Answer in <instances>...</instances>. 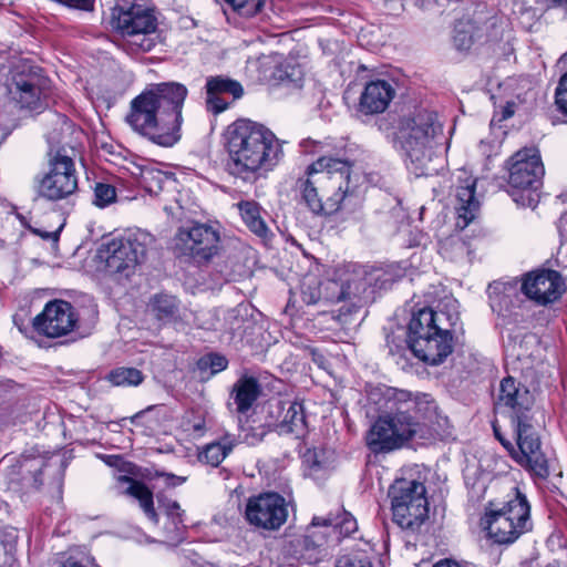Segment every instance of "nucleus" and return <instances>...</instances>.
<instances>
[{"mask_svg":"<svg viewBox=\"0 0 567 567\" xmlns=\"http://www.w3.org/2000/svg\"><path fill=\"white\" fill-rule=\"evenodd\" d=\"M114 386H136L144 380L143 373L131 367H118L109 372L105 378Z\"/></svg>","mask_w":567,"mask_h":567,"instance_id":"nucleus-33","label":"nucleus"},{"mask_svg":"<svg viewBox=\"0 0 567 567\" xmlns=\"http://www.w3.org/2000/svg\"><path fill=\"white\" fill-rule=\"evenodd\" d=\"M234 10L246 17L255 16L264 6L265 0H225Z\"/></svg>","mask_w":567,"mask_h":567,"instance_id":"nucleus-41","label":"nucleus"},{"mask_svg":"<svg viewBox=\"0 0 567 567\" xmlns=\"http://www.w3.org/2000/svg\"><path fill=\"white\" fill-rule=\"evenodd\" d=\"M515 437V441L517 442L516 440V436L514 435ZM502 445L512 454V456L523 466H526L527 468H529L535 475L539 476V474L533 468L532 464H529L528 462H523L520 461V458L518 457V453L520 452V449L518 446V444L516 443V446L517 449L515 447V445L509 441V440H506L504 436H499V440H498Z\"/></svg>","mask_w":567,"mask_h":567,"instance_id":"nucleus-48","label":"nucleus"},{"mask_svg":"<svg viewBox=\"0 0 567 567\" xmlns=\"http://www.w3.org/2000/svg\"><path fill=\"white\" fill-rule=\"evenodd\" d=\"M187 94V87L178 82L153 84L131 102L127 123L154 144L171 147L181 140Z\"/></svg>","mask_w":567,"mask_h":567,"instance_id":"nucleus-2","label":"nucleus"},{"mask_svg":"<svg viewBox=\"0 0 567 567\" xmlns=\"http://www.w3.org/2000/svg\"><path fill=\"white\" fill-rule=\"evenodd\" d=\"M453 351V339L449 327L429 338L416 342L412 352L430 365L441 364Z\"/></svg>","mask_w":567,"mask_h":567,"instance_id":"nucleus-21","label":"nucleus"},{"mask_svg":"<svg viewBox=\"0 0 567 567\" xmlns=\"http://www.w3.org/2000/svg\"><path fill=\"white\" fill-rule=\"evenodd\" d=\"M150 308L157 319L171 320L178 312V302L173 296L158 293L151 300Z\"/></svg>","mask_w":567,"mask_h":567,"instance_id":"nucleus-35","label":"nucleus"},{"mask_svg":"<svg viewBox=\"0 0 567 567\" xmlns=\"http://www.w3.org/2000/svg\"><path fill=\"white\" fill-rule=\"evenodd\" d=\"M297 543V545H293V542H291V546H293L292 556L297 559L303 557V549L310 550L322 545V543L315 540L310 535L305 536L302 539H298Z\"/></svg>","mask_w":567,"mask_h":567,"instance_id":"nucleus-44","label":"nucleus"},{"mask_svg":"<svg viewBox=\"0 0 567 567\" xmlns=\"http://www.w3.org/2000/svg\"><path fill=\"white\" fill-rule=\"evenodd\" d=\"M474 24L471 21H458L454 27L453 42L457 50L466 51L474 43Z\"/></svg>","mask_w":567,"mask_h":567,"instance_id":"nucleus-37","label":"nucleus"},{"mask_svg":"<svg viewBox=\"0 0 567 567\" xmlns=\"http://www.w3.org/2000/svg\"><path fill=\"white\" fill-rule=\"evenodd\" d=\"M332 455L333 452L327 449H307L306 452L301 453L302 464L309 471V475H312L323 468L332 458Z\"/></svg>","mask_w":567,"mask_h":567,"instance_id":"nucleus-36","label":"nucleus"},{"mask_svg":"<svg viewBox=\"0 0 567 567\" xmlns=\"http://www.w3.org/2000/svg\"><path fill=\"white\" fill-rule=\"evenodd\" d=\"M103 460L109 464V465H115L117 461H120V457L118 456H115V455H107V456H103Z\"/></svg>","mask_w":567,"mask_h":567,"instance_id":"nucleus-57","label":"nucleus"},{"mask_svg":"<svg viewBox=\"0 0 567 567\" xmlns=\"http://www.w3.org/2000/svg\"><path fill=\"white\" fill-rule=\"evenodd\" d=\"M359 70H365V66L364 65H360Z\"/></svg>","mask_w":567,"mask_h":567,"instance_id":"nucleus-62","label":"nucleus"},{"mask_svg":"<svg viewBox=\"0 0 567 567\" xmlns=\"http://www.w3.org/2000/svg\"><path fill=\"white\" fill-rule=\"evenodd\" d=\"M303 82V71L300 65H293L290 68V71L286 66V87L289 85L292 89L298 90L302 87Z\"/></svg>","mask_w":567,"mask_h":567,"instance_id":"nucleus-45","label":"nucleus"},{"mask_svg":"<svg viewBox=\"0 0 567 567\" xmlns=\"http://www.w3.org/2000/svg\"><path fill=\"white\" fill-rule=\"evenodd\" d=\"M190 430L195 436H202L205 432V421L203 419H198L192 424Z\"/></svg>","mask_w":567,"mask_h":567,"instance_id":"nucleus-54","label":"nucleus"},{"mask_svg":"<svg viewBox=\"0 0 567 567\" xmlns=\"http://www.w3.org/2000/svg\"><path fill=\"white\" fill-rule=\"evenodd\" d=\"M549 1L553 2L554 4H559V6L567 4V0H549Z\"/></svg>","mask_w":567,"mask_h":567,"instance_id":"nucleus-58","label":"nucleus"},{"mask_svg":"<svg viewBox=\"0 0 567 567\" xmlns=\"http://www.w3.org/2000/svg\"><path fill=\"white\" fill-rule=\"evenodd\" d=\"M153 244L150 233L136 229L103 244L101 255L109 272L128 278L145 260Z\"/></svg>","mask_w":567,"mask_h":567,"instance_id":"nucleus-7","label":"nucleus"},{"mask_svg":"<svg viewBox=\"0 0 567 567\" xmlns=\"http://www.w3.org/2000/svg\"><path fill=\"white\" fill-rule=\"evenodd\" d=\"M141 184L151 195H158L168 185H174L171 175L155 168L153 165L140 167Z\"/></svg>","mask_w":567,"mask_h":567,"instance_id":"nucleus-26","label":"nucleus"},{"mask_svg":"<svg viewBox=\"0 0 567 567\" xmlns=\"http://www.w3.org/2000/svg\"><path fill=\"white\" fill-rule=\"evenodd\" d=\"M162 507L167 519L184 520V511L176 501L166 499L163 502Z\"/></svg>","mask_w":567,"mask_h":567,"instance_id":"nucleus-47","label":"nucleus"},{"mask_svg":"<svg viewBox=\"0 0 567 567\" xmlns=\"http://www.w3.org/2000/svg\"><path fill=\"white\" fill-rule=\"evenodd\" d=\"M284 56L280 53H271L259 60V80L264 83L277 86L284 80Z\"/></svg>","mask_w":567,"mask_h":567,"instance_id":"nucleus-27","label":"nucleus"},{"mask_svg":"<svg viewBox=\"0 0 567 567\" xmlns=\"http://www.w3.org/2000/svg\"><path fill=\"white\" fill-rule=\"evenodd\" d=\"M112 24L126 38L130 52H148L155 47L157 19L151 0H114Z\"/></svg>","mask_w":567,"mask_h":567,"instance_id":"nucleus-6","label":"nucleus"},{"mask_svg":"<svg viewBox=\"0 0 567 567\" xmlns=\"http://www.w3.org/2000/svg\"><path fill=\"white\" fill-rule=\"evenodd\" d=\"M446 318L444 312L433 311L431 308H423L414 313L408 327V343L410 349L415 348L416 342L429 338L433 332L437 333L447 328L444 324Z\"/></svg>","mask_w":567,"mask_h":567,"instance_id":"nucleus-20","label":"nucleus"},{"mask_svg":"<svg viewBox=\"0 0 567 567\" xmlns=\"http://www.w3.org/2000/svg\"><path fill=\"white\" fill-rule=\"evenodd\" d=\"M141 413H136L134 416L131 417L132 422H135L136 419H138Z\"/></svg>","mask_w":567,"mask_h":567,"instance_id":"nucleus-60","label":"nucleus"},{"mask_svg":"<svg viewBox=\"0 0 567 567\" xmlns=\"http://www.w3.org/2000/svg\"><path fill=\"white\" fill-rule=\"evenodd\" d=\"M207 363L213 373H218L227 368L228 360L221 354L214 353L207 357Z\"/></svg>","mask_w":567,"mask_h":567,"instance_id":"nucleus-49","label":"nucleus"},{"mask_svg":"<svg viewBox=\"0 0 567 567\" xmlns=\"http://www.w3.org/2000/svg\"><path fill=\"white\" fill-rule=\"evenodd\" d=\"M555 102L557 107L567 115V73L561 76L558 83Z\"/></svg>","mask_w":567,"mask_h":567,"instance_id":"nucleus-46","label":"nucleus"},{"mask_svg":"<svg viewBox=\"0 0 567 567\" xmlns=\"http://www.w3.org/2000/svg\"><path fill=\"white\" fill-rule=\"evenodd\" d=\"M426 489L415 480L400 478L390 487L393 520L404 529L419 528L429 516Z\"/></svg>","mask_w":567,"mask_h":567,"instance_id":"nucleus-9","label":"nucleus"},{"mask_svg":"<svg viewBox=\"0 0 567 567\" xmlns=\"http://www.w3.org/2000/svg\"><path fill=\"white\" fill-rule=\"evenodd\" d=\"M371 279L375 280L377 286L380 289H386L393 282V278L386 271H378Z\"/></svg>","mask_w":567,"mask_h":567,"instance_id":"nucleus-51","label":"nucleus"},{"mask_svg":"<svg viewBox=\"0 0 567 567\" xmlns=\"http://www.w3.org/2000/svg\"><path fill=\"white\" fill-rule=\"evenodd\" d=\"M289 504H290V502H288V501L286 499L285 506L287 507ZM287 515H288V514L286 513V516H287Z\"/></svg>","mask_w":567,"mask_h":567,"instance_id":"nucleus-61","label":"nucleus"},{"mask_svg":"<svg viewBox=\"0 0 567 567\" xmlns=\"http://www.w3.org/2000/svg\"><path fill=\"white\" fill-rule=\"evenodd\" d=\"M401 146L409 159V167L416 176L429 175L433 171L430 167L434 155L435 142L423 141L412 134H398Z\"/></svg>","mask_w":567,"mask_h":567,"instance_id":"nucleus-19","label":"nucleus"},{"mask_svg":"<svg viewBox=\"0 0 567 567\" xmlns=\"http://www.w3.org/2000/svg\"><path fill=\"white\" fill-rule=\"evenodd\" d=\"M336 567H371V563L368 559L344 556L338 559Z\"/></svg>","mask_w":567,"mask_h":567,"instance_id":"nucleus-50","label":"nucleus"},{"mask_svg":"<svg viewBox=\"0 0 567 567\" xmlns=\"http://www.w3.org/2000/svg\"><path fill=\"white\" fill-rule=\"evenodd\" d=\"M394 96L395 89L390 81H371L360 96L359 111L367 115L383 113Z\"/></svg>","mask_w":567,"mask_h":567,"instance_id":"nucleus-22","label":"nucleus"},{"mask_svg":"<svg viewBox=\"0 0 567 567\" xmlns=\"http://www.w3.org/2000/svg\"><path fill=\"white\" fill-rule=\"evenodd\" d=\"M514 295H516V288L509 284L495 282L488 287L489 302L494 311L509 310V299Z\"/></svg>","mask_w":567,"mask_h":567,"instance_id":"nucleus-32","label":"nucleus"},{"mask_svg":"<svg viewBox=\"0 0 567 567\" xmlns=\"http://www.w3.org/2000/svg\"><path fill=\"white\" fill-rule=\"evenodd\" d=\"M457 181L460 185L455 190L456 225L464 229L476 218L480 212V200L475 193L476 178L467 175L465 171H461Z\"/></svg>","mask_w":567,"mask_h":567,"instance_id":"nucleus-18","label":"nucleus"},{"mask_svg":"<svg viewBox=\"0 0 567 567\" xmlns=\"http://www.w3.org/2000/svg\"><path fill=\"white\" fill-rule=\"evenodd\" d=\"M300 188L302 199L309 209L318 215H327L324 199L322 198L318 185L312 183V176H309L306 181H300Z\"/></svg>","mask_w":567,"mask_h":567,"instance_id":"nucleus-34","label":"nucleus"},{"mask_svg":"<svg viewBox=\"0 0 567 567\" xmlns=\"http://www.w3.org/2000/svg\"><path fill=\"white\" fill-rule=\"evenodd\" d=\"M260 384L251 375H241L233 385L230 399L236 404V411L240 414L251 409L260 395Z\"/></svg>","mask_w":567,"mask_h":567,"instance_id":"nucleus-24","label":"nucleus"},{"mask_svg":"<svg viewBox=\"0 0 567 567\" xmlns=\"http://www.w3.org/2000/svg\"><path fill=\"white\" fill-rule=\"evenodd\" d=\"M322 287L326 290L324 298L331 302H340L349 299L352 295H355L353 291H351L350 284L344 286L338 281L328 280L322 285Z\"/></svg>","mask_w":567,"mask_h":567,"instance_id":"nucleus-38","label":"nucleus"},{"mask_svg":"<svg viewBox=\"0 0 567 567\" xmlns=\"http://www.w3.org/2000/svg\"><path fill=\"white\" fill-rule=\"evenodd\" d=\"M514 114V104L508 103L503 111V118H509Z\"/></svg>","mask_w":567,"mask_h":567,"instance_id":"nucleus-56","label":"nucleus"},{"mask_svg":"<svg viewBox=\"0 0 567 567\" xmlns=\"http://www.w3.org/2000/svg\"><path fill=\"white\" fill-rule=\"evenodd\" d=\"M433 567H468L466 565H462L453 559H442L437 561Z\"/></svg>","mask_w":567,"mask_h":567,"instance_id":"nucleus-55","label":"nucleus"},{"mask_svg":"<svg viewBox=\"0 0 567 567\" xmlns=\"http://www.w3.org/2000/svg\"><path fill=\"white\" fill-rule=\"evenodd\" d=\"M205 89L207 110L214 114L226 111L231 102L241 99L245 93L240 82L224 75L207 78Z\"/></svg>","mask_w":567,"mask_h":567,"instance_id":"nucleus-17","label":"nucleus"},{"mask_svg":"<svg viewBox=\"0 0 567 567\" xmlns=\"http://www.w3.org/2000/svg\"><path fill=\"white\" fill-rule=\"evenodd\" d=\"M399 133L420 136L425 142H435L436 136L442 133V125L434 112L422 110L404 118Z\"/></svg>","mask_w":567,"mask_h":567,"instance_id":"nucleus-23","label":"nucleus"},{"mask_svg":"<svg viewBox=\"0 0 567 567\" xmlns=\"http://www.w3.org/2000/svg\"><path fill=\"white\" fill-rule=\"evenodd\" d=\"M308 432L303 405L292 403L286 412V433L295 435L296 440L305 437Z\"/></svg>","mask_w":567,"mask_h":567,"instance_id":"nucleus-31","label":"nucleus"},{"mask_svg":"<svg viewBox=\"0 0 567 567\" xmlns=\"http://www.w3.org/2000/svg\"><path fill=\"white\" fill-rule=\"evenodd\" d=\"M61 228H62V226L54 231H41V230L35 229L34 233L38 234L43 239H48V240H52L53 243H56L59 240Z\"/></svg>","mask_w":567,"mask_h":567,"instance_id":"nucleus-53","label":"nucleus"},{"mask_svg":"<svg viewBox=\"0 0 567 567\" xmlns=\"http://www.w3.org/2000/svg\"><path fill=\"white\" fill-rule=\"evenodd\" d=\"M228 320L229 329L220 336V340L227 344H236V332L241 329L243 319L234 316L233 313H229Z\"/></svg>","mask_w":567,"mask_h":567,"instance_id":"nucleus-43","label":"nucleus"},{"mask_svg":"<svg viewBox=\"0 0 567 567\" xmlns=\"http://www.w3.org/2000/svg\"><path fill=\"white\" fill-rule=\"evenodd\" d=\"M316 285L315 278H308L302 284V299L308 305L316 303L322 297V287H317Z\"/></svg>","mask_w":567,"mask_h":567,"instance_id":"nucleus-42","label":"nucleus"},{"mask_svg":"<svg viewBox=\"0 0 567 567\" xmlns=\"http://www.w3.org/2000/svg\"><path fill=\"white\" fill-rule=\"evenodd\" d=\"M545 169L536 148H524L511 158L508 184L511 187L536 192L542 186Z\"/></svg>","mask_w":567,"mask_h":567,"instance_id":"nucleus-12","label":"nucleus"},{"mask_svg":"<svg viewBox=\"0 0 567 567\" xmlns=\"http://www.w3.org/2000/svg\"><path fill=\"white\" fill-rule=\"evenodd\" d=\"M118 482L127 484L125 493L136 498L145 515L152 522L157 523L158 517L154 508L152 491L145 484L127 476H120Z\"/></svg>","mask_w":567,"mask_h":567,"instance_id":"nucleus-25","label":"nucleus"},{"mask_svg":"<svg viewBox=\"0 0 567 567\" xmlns=\"http://www.w3.org/2000/svg\"><path fill=\"white\" fill-rule=\"evenodd\" d=\"M482 524L498 544H512L532 529L530 505L516 486L503 501H492L485 508Z\"/></svg>","mask_w":567,"mask_h":567,"instance_id":"nucleus-5","label":"nucleus"},{"mask_svg":"<svg viewBox=\"0 0 567 567\" xmlns=\"http://www.w3.org/2000/svg\"><path fill=\"white\" fill-rule=\"evenodd\" d=\"M370 398L381 410L367 434V444L374 453L401 447L416 434L420 421L431 419L437 410L427 393L384 386L372 392Z\"/></svg>","mask_w":567,"mask_h":567,"instance_id":"nucleus-1","label":"nucleus"},{"mask_svg":"<svg viewBox=\"0 0 567 567\" xmlns=\"http://www.w3.org/2000/svg\"><path fill=\"white\" fill-rule=\"evenodd\" d=\"M78 321L73 306L64 300H54L44 307L33 321L34 329L48 337L59 338L71 332Z\"/></svg>","mask_w":567,"mask_h":567,"instance_id":"nucleus-14","label":"nucleus"},{"mask_svg":"<svg viewBox=\"0 0 567 567\" xmlns=\"http://www.w3.org/2000/svg\"><path fill=\"white\" fill-rule=\"evenodd\" d=\"M164 534L166 542L173 545L181 543L184 538L185 524L184 520L167 519L164 525Z\"/></svg>","mask_w":567,"mask_h":567,"instance_id":"nucleus-40","label":"nucleus"},{"mask_svg":"<svg viewBox=\"0 0 567 567\" xmlns=\"http://www.w3.org/2000/svg\"><path fill=\"white\" fill-rule=\"evenodd\" d=\"M227 172L246 183H255L278 165L280 141L264 124L235 121L226 131Z\"/></svg>","mask_w":567,"mask_h":567,"instance_id":"nucleus-3","label":"nucleus"},{"mask_svg":"<svg viewBox=\"0 0 567 567\" xmlns=\"http://www.w3.org/2000/svg\"><path fill=\"white\" fill-rule=\"evenodd\" d=\"M312 527L332 526L343 536H351L358 530L357 519L348 512H343L337 516L320 517L315 516L311 522Z\"/></svg>","mask_w":567,"mask_h":567,"instance_id":"nucleus-29","label":"nucleus"},{"mask_svg":"<svg viewBox=\"0 0 567 567\" xmlns=\"http://www.w3.org/2000/svg\"><path fill=\"white\" fill-rule=\"evenodd\" d=\"M494 433H495V436H496L498 440H499V436H503V435L499 433V431H498L497 426H495V425H494Z\"/></svg>","mask_w":567,"mask_h":567,"instance_id":"nucleus-59","label":"nucleus"},{"mask_svg":"<svg viewBox=\"0 0 567 567\" xmlns=\"http://www.w3.org/2000/svg\"><path fill=\"white\" fill-rule=\"evenodd\" d=\"M48 156L49 171L37 177V192L48 200L66 199L78 189L74 150L60 147L51 150Z\"/></svg>","mask_w":567,"mask_h":567,"instance_id":"nucleus-8","label":"nucleus"},{"mask_svg":"<svg viewBox=\"0 0 567 567\" xmlns=\"http://www.w3.org/2000/svg\"><path fill=\"white\" fill-rule=\"evenodd\" d=\"M237 207L247 227L257 236L267 239L268 228L260 217L258 204L255 202H240L237 204Z\"/></svg>","mask_w":567,"mask_h":567,"instance_id":"nucleus-28","label":"nucleus"},{"mask_svg":"<svg viewBox=\"0 0 567 567\" xmlns=\"http://www.w3.org/2000/svg\"><path fill=\"white\" fill-rule=\"evenodd\" d=\"M533 405L534 395L526 386L517 383L512 377L502 380L497 406L506 409L509 414L520 449L518 457L520 461L532 464L539 477L545 478L549 471L547 460L540 450L539 436L532 424Z\"/></svg>","mask_w":567,"mask_h":567,"instance_id":"nucleus-4","label":"nucleus"},{"mask_svg":"<svg viewBox=\"0 0 567 567\" xmlns=\"http://www.w3.org/2000/svg\"><path fill=\"white\" fill-rule=\"evenodd\" d=\"M245 518L249 525L277 530L284 524V497L274 492L249 497L245 508Z\"/></svg>","mask_w":567,"mask_h":567,"instance_id":"nucleus-13","label":"nucleus"},{"mask_svg":"<svg viewBox=\"0 0 567 567\" xmlns=\"http://www.w3.org/2000/svg\"><path fill=\"white\" fill-rule=\"evenodd\" d=\"M565 290V281L556 270L528 274L522 284L525 296L543 306L558 300Z\"/></svg>","mask_w":567,"mask_h":567,"instance_id":"nucleus-15","label":"nucleus"},{"mask_svg":"<svg viewBox=\"0 0 567 567\" xmlns=\"http://www.w3.org/2000/svg\"><path fill=\"white\" fill-rule=\"evenodd\" d=\"M116 198V190L109 184L97 183L94 188L93 204L97 207H106L112 204Z\"/></svg>","mask_w":567,"mask_h":567,"instance_id":"nucleus-39","label":"nucleus"},{"mask_svg":"<svg viewBox=\"0 0 567 567\" xmlns=\"http://www.w3.org/2000/svg\"><path fill=\"white\" fill-rule=\"evenodd\" d=\"M219 231L208 224H195L179 228L174 238L175 250L194 260L207 261L218 251Z\"/></svg>","mask_w":567,"mask_h":567,"instance_id":"nucleus-11","label":"nucleus"},{"mask_svg":"<svg viewBox=\"0 0 567 567\" xmlns=\"http://www.w3.org/2000/svg\"><path fill=\"white\" fill-rule=\"evenodd\" d=\"M39 69L27 64L17 66L11 82L8 84L9 93L21 105L32 111L39 109L41 76Z\"/></svg>","mask_w":567,"mask_h":567,"instance_id":"nucleus-16","label":"nucleus"},{"mask_svg":"<svg viewBox=\"0 0 567 567\" xmlns=\"http://www.w3.org/2000/svg\"><path fill=\"white\" fill-rule=\"evenodd\" d=\"M163 209L172 218L181 219L183 217L182 207L177 203L175 205H165Z\"/></svg>","mask_w":567,"mask_h":567,"instance_id":"nucleus-52","label":"nucleus"},{"mask_svg":"<svg viewBox=\"0 0 567 567\" xmlns=\"http://www.w3.org/2000/svg\"><path fill=\"white\" fill-rule=\"evenodd\" d=\"M326 203L327 215L338 212L349 194L350 165L346 161L321 157L308 168Z\"/></svg>","mask_w":567,"mask_h":567,"instance_id":"nucleus-10","label":"nucleus"},{"mask_svg":"<svg viewBox=\"0 0 567 567\" xmlns=\"http://www.w3.org/2000/svg\"><path fill=\"white\" fill-rule=\"evenodd\" d=\"M234 442L228 437L221 441L206 444L198 453V460L203 463L217 467L231 452Z\"/></svg>","mask_w":567,"mask_h":567,"instance_id":"nucleus-30","label":"nucleus"}]
</instances>
